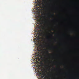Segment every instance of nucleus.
<instances>
[{
	"label": "nucleus",
	"instance_id": "obj_1",
	"mask_svg": "<svg viewBox=\"0 0 79 79\" xmlns=\"http://www.w3.org/2000/svg\"><path fill=\"white\" fill-rule=\"evenodd\" d=\"M40 20H37V23L39 24L40 23Z\"/></svg>",
	"mask_w": 79,
	"mask_h": 79
},
{
	"label": "nucleus",
	"instance_id": "obj_2",
	"mask_svg": "<svg viewBox=\"0 0 79 79\" xmlns=\"http://www.w3.org/2000/svg\"><path fill=\"white\" fill-rule=\"evenodd\" d=\"M46 53H47L48 54H49L48 51H47L46 52Z\"/></svg>",
	"mask_w": 79,
	"mask_h": 79
},
{
	"label": "nucleus",
	"instance_id": "obj_3",
	"mask_svg": "<svg viewBox=\"0 0 79 79\" xmlns=\"http://www.w3.org/2000/svg\"><path fill=\"white\" fill-rule=\"evenodd\" d=\"M39 13L38 14V15H40V13H40V11H37V13Z\"/></svg>",
	"mask_w": 79,
	"mask_h": 79
},
{
	"label": "nucleus",
	"instance_id": "obj_4",
	"mask_svg": "<svg viewBox=\"0 0 79 79\" xmlns=\"http://www.w3.org/2000/svg\"><path fill=\"white\" fill-rule=\"evenodd\" d=\"M39 34V33H37V34H36V35H38Z\"/></svg>",
	"mask_w": 79,
	"mask_h": 79
},
{
	"label": "nucleus",
	"instance_id": "obj_5",
	"mask_svg": "<svg viewBox=\"0 0 79 79\" xmlns=\"http://www.w3.org/2000/svg\"><path fill=\"white\" fill-rule=\"evenodd\" d=\"M54 15V14L51 15L52 16H53Z\"/></svg>",
	"mask_w": 79,
	"mask_h": 79
},
{
	"label": "nucleus",
	"instance_id": "obj_6",
	"mask_svg": "<svg viewBox=\"0 0 79 79\" xmlns=\"http://www.w3.org/2000/svg\"><path fill=\"white\" fill-rule=\"evenodd\" d=\"M52 30H54V29H52Z\"/></svg>",
	"mask_w": 79,
	"mask_h": 79
},
{
	"label": "nucleus",
	"instance_id": "obj_7",
	"mask_svg": "<svg viewBox=\"0 0 79 79\" xmlns=\"http://www.w3.org/2000/svg\"><path fill=\"white\" fill-rule=\"evenodd\" d=\"M38 8H37V10H38Z\"/></svg>",
	"mask_w": 79,
	"mask_h": 79
},
{
	"label": "nucleus",
	"instance_id": "obj_8",
	"mask_svg": "<svg viewBox=\"0 0 79 79\" xmlns=\"http://www.w3.org/2000/svg\"><path fill=\"white\" fill-rule=\"evenodd\" d=\"M47 65H46V66H45V67H47Z\"/></svg>",
	"mask_w": 79,
	"mask_h": 79
},
{
	"label": "nucleus",
	"instance_id": "obj_9",
	"mask_svg": "<svg viewBox=\"0 0 79 79\" xmlns=\"http://www.w3.org/2000/svg\"><path fill=\"white\" fill-rule=\"evenodd\" d=\"M40 74L39 75V76H40Z\"/></svg>",
	"mask_w": 79,
	"mask_h": 79
},
{
	"label": "nucleus",
	"instance_id": "obj_10",
	"mask_svg": "<svg viewBox=\"0 0 79 79\" xmlns=\"http://www.w3.org/2000/svg\"><path fill=\"white\" fill-rule=\"evenodd\" d=\"M47 38H48V36H47Z\"/></svg>",
	"mask_w": 79,
	"mask_h": 79
},
{
	"label": "nucleus",
	"instance_id": "obj_11",
	"mask_svg": "<svg viewBox=\"0 0 79 79\" xmlns=\"http://www.w3.org/2000/svg\"><path fill=\"white\" fill-rule=\"evenodd\" d=\"M38 5H39V4H38Z\"/></svg>",
	"mask_w": 79,
	"mask_h": 79
},
{
	"label": "nucleus",
	"instance_id": "obj_12",
	"mask_svg": "<svg viewBox=\"0 0 79 79\" xmlns=\"http://www.w3.org/2000/svg\"><path fill=\"white\" fill-rule=\"evenodd\" d=\"M40 50H39V51Z\"/></svg>",
	"mask_w": 79,
	"mask_h": 79
}]
</instances>
